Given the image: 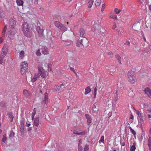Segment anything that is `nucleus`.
Here are the masks:
<instances>
[{
    "label": "nucleus",
    "instance_id": "nucleus-1",
    "mask_svg": "<svg viewBox=\"0 0 151 151\" xmlns=\"http://www.w3.org/2000/svg\"><path fill=\"white\" fill-rule=\"evenodd\" d=\"M38 73L35 74L31 81L32 82H35L37 79L40 76L42 78H44L46 76V73L45 70L43 68L42 64H40L38 65Z\"/></svg>",
    "mask_w": 151,
    "mask_h": 151
},
{
    "label": "nucleus",
    "instance_id": "nucleus-2",
    "mask_svg": "<svg viewBox=\"0 0 151 151\" xmlns=\"http://www.w3.org/2000/svg\"><path fill=\"white\" fill-rule=\"evenodd\" d=\"M22 29L24 34L27 37H30L31 32L29 29V24L26 22L23 23L22 25Z\"/></svg>",
    "mask_w": 151,
    "mask_h": 151
},
{
    "label": "nucleus",
    "instance_id": "nucleus-3",
    "mask_svg": "<svg viewBox=\"0 0 151 151\" xmlns=\"http://www.w3.org/2000/svg\"><path fill=\"white\" fill-rule=\"evenodd\" d=\"M88 41L85 37H83L80 40H79L76 42V45L77 47H86L88 45Z\"/></svg>",
    "mask_w": 151,
    "mask_h": 151
},
{
    "label": "nucleus",
    "instance_id": "nucleus-4",
    "mask_svg": "<svg viewBox=\"0 0 151 151\" xmlns=\"http://www.w3.org/2000/svg\"><path fill=\"white\" fill-rule=\"evenodd\" d=\"M16 24V22L13 19H11L10 20L9 27L10 29L11 32L9 31V34L13 35L16 32V30L14 28Z\"/></svg>",
    "mask_w": 151,
    "mask_h": 151
},
{
    "label": "nucleus",
    "instance_id": "nucleus-5",
    "mask_svg": "<svg viewBox=\"0 0 151 151\" xmlns=\"http://www.w3.org/2000/svg\"><path fill=\"white\" fill-rule=\"evenodd\" d=\"M127 76L129 81L131 83H134L136 81V77L134 75L133 73L132 70H130L128 72Z\"/></svg>",
    "mask_w": 151,
    "mask_h": 151
},
{
    "label": "nucleus",
    "instance_id": "nucleus-6",
    "mask_svg": "<svg viewBox=\"0 0 151 151\" xmlns=\"http://www.w3.org/2000/svg\"><path fill=\"white\" fill-rule=\"evenodd\" d=\"M54 24L56 27L58 28L61 31H65L67 29V28L63 24H61L59 21H55L54 22Z\"/></svg>",
    "mask_w": 151,
    "mask_h": 151
},
{
    "label": "nucleus",
    "instance_id": "nucleus-7",
    "mask_svg": "<svg viewBox=\"0 0 151 151\" xmlns=\"http://www.w3.org/2000/svg\"><path fill=\"white\" fill-rule=\"evenodd\" d=\"M8 51V46L5 45L3 47L2 49L1 55L3 58H4L6 55Z\"/></svg>",
    "mask_w": 151,
    "mask_h": 151
},
{
    "label": "nucleus",
    "instance_id": "nucleus-8",
    "mask_svg": "<svg viewBox=\"0 0 151 151\" xmlns=\"http://www.w3.org/2000/svg\"><path fill=\"white\" fill-rule=\"evenodd\" d=\"M140 23L139 22L134 24L132 26V29L135 31H137L140 29Z\"/></svg>",
    "mask_w": 151,
    "mask_h": 151
},
{
    "label": "nucleus",
    "instance_id": "nucleus-9",
    "mask_svg": "<svg viewBox=\"0 0 151 151\" xmlns=\"http://www.w3.org/2000/svg\"><path fill=\"white\" fill-rule=\"evenodd\" d=\"M36 30L40 36H42L43 34V30L40 27H37L36 28Z\"/></svg>",
    "mask_w": 151,
    "mask_h": 151
},
{
    "label": "nucleus",
    "instance_id": "nucleus-10",
    "mask_svg": "<svg viewBox=\"0 0 151 151\" xmlns=\"http://www.w3.org/2000/svg\"><path fill=\"white\" fill-rule=\"evenodd\" d=\"M99 111L98 108L96 107L95 104H93L92 109V112L93 114H97Z\"/></svg>",
    "mask_w": 151,
    "mask_h": 151
},
{
    "label": "nucleus",
    "instance_id": "nucleus-11",
    "mask_svg": "<svg viewBox=\"0 0 151 151\" xmlns=\"http://www.w3.org/2000/svg\"><path fill=\"white\" fill-rule=\"evenodd\" d=\"M86 117L87 119V123L88 125H89L91 122L92 119L90 116L88 114H86Z\"/></svg>",
    "mask_w": 151,
    "mask_h": 151
},
{
    "label": "nucleus",
    "instance_id": "nucleus-12",
    "mask_svg": "<svg viewBox=\"0 0 151 151\" xmlns=\"http://www.w3.org/2000/svg\"><path fill=\"white\" fill-rule=\"evenodd\" d=\"M144 91L149 97L151 98V90L149 88H145Z\"/></svg>",
    "mask_w": 151,
    "mask_h": 151
},
{
    "label": "nucleus",
    "instance_id": "nucleus-13",
    "mask_svg": "<svg viewBox=\"0 0 151 151\" xmlns=\"http://www.w3.org/2000/svg\"><path fill=\"white\" fill-rule=\"evenodd\" d=\"M20 68H23L25 69H27L28 67L27 62L24 61L22 62L20 65Z\"/></svg>",
    "mask_w": 151,
    "mask_h": 151
},
{
    "label": "nucleus",
    "instance_id": "nucleus-14",
    "mask_svg": "<svg viewBox=\"0 0 151 151\" xmlns=\"http://www.w3.org/2000/svg\"><path fill=\"white\" fill-rule=\"evenodd\" d=\"M23 93L24 96L26 98H28L29 96L30 95V92L26 89H24L23 91Z\"/></svg>",
    "mask_w": 151,
    "mask_h": 151
},
{
    "label": "nucleus",
    "instance_id": "nucleus-15",
    "mask_svg": "<svg viewBox=\"0 0 151 151\" xmlns=\"http://www.w3.org/2000/svg\"><path fill=\"white\" fill-rule=\"evenodd\" d=\"M42 52L44 55L48 54L49 53L48 48L46 47H44L42 49Z\"/></svg>",
    "mask_w": 151,
    "mask_h": 151
},
{
    "label": "nucleus",
    "instance_id": "nucleus-16",
    "mask_svg": "<svg viewBox=\"0 0 151 151\" xmlns=\"http://www.w3.org/2000/svg\"><path fill=\"white\" fill-rule=\"evenodd\" d=\"M147 145L149 151H151V137H150L148 139Z\"/></svg>",
    "mask_w": 151,
    "mask_h": 151
},
{
    "label": "nucleus",
    "instance_id": "nucleus-17",
    "mask_svg": "<svg viewBox=\"0 0 151 151\" xmlns=\"http://www.w3.org/2000/svg\"><path fill=\"white\" fill-rule=\"evenodd\" d=\"M62 85V84L61 85V86L60 85H56L54 86L53 88L54 91H59Z\"/></svg>",
    "mask_w": 151,
    "mask_h": 151
},
{
    "label": "nucleus",
    "instance_id": "nucleus-18",
    "mask_svg": "<svg viewBox=\"0 0 151 151\" xmlns=\"http://www.w3.org/2000/svg\"><path fill=\"white\" fill-rule=\"evenodd\" d=\"M39 118L37 117L35 118L34 122V124L36 127H38L39 125Z\"/></svg>",
    "mask_w": 151,
    "mask_h": 151
},
{
    "label": "nucleus",
    "instance_id": "nucleus-19",
    "mask_svg": "<svg viewBox=\"0 0 151 151\" xmlns=\"http://www.w3.org/2000/svg\"><path fill=\"white\" fill-rule=\"evenodd\" d=\"M44 101L46 104L47 103L49 102L48 94L45 93L44 94Z\"/></svg>",
    "mask_w": 151,
    "mask_h": 151
},
{
    "label": "nucleus",
    "instance_id": "nucleus-20",
    "mask_svg": "<svg viewBox=\"0 0 151 151\" xmlns=\"http://www.w3.org/2000/svg\"><path fill=\"white\" fill-rule=\"evenodd\" d=\"M24 51L22 50L19 52V58L21 59H23L24 56Z\"/></svg>",
    "mask_w": 151,
    "mask_h": 151
},
{
    "label": "nucleus",
    "instance_id": "nucleus-21",
    "mask_svg": "<svg viewBox=\"0 0 151 151\" xmlns=\"http://www.w3.org/2000/svg\"><path fill=\"white\" fill-rule=\"evenodd\" d=\"M85 95H87V94H88L91 91V89L90 87L88 86L86 88H85Z\"/></svg>",
    "mask_w": 151,
    "mask_h": 151
},
{
    "label": "nucleus",
    "instance_id": "nucleus-22",
    "mask_svg": "<svg viewBox=\"0 0 151 151\" xmlns=\"http://www.w3.org/2000/svg\"><path fill=\"white\" fill-rule=\"evenodd\" d=\"M94 2V0H89L88 3V6L89 8L91 7L93 3Z\"/></svg>",
    "mask_w": 151,
    "mask_h": 151
},
{
    "label": "nucleus",
    "instance_id": "nucleus-23",
    "mask_svg": "<svg viewBox=\"0 0 151 151\" xmlns=\"http://www.w3.org/2000/svg\"><path fill=\"white\" fill-rule=\"evenodd\" d=\"M115 57L117 59L119 62L120 63V64H122L121 61V58L120 55L118 54H116L115 55Z\"/></svg>",
    "mask_w": 151,
    "mask_h": 151
},
{
    "label": "nucleus",
    "instance_id": "nucleus-24",
    "mask_svg": "<svg viewBox=\"0 0 151 151\" xmlns=\"http://www.w3.org/2000/svg\"><path fill=\"white\" fill-rule=\"evenodd\" d=\"M21 68V72L22 75H24L27 72V69H25L23 68Z\"/></svg>",
    "mask_w": 151,
    "mask_h": 151
},
{
    "label": "nucleus",
    "instance_id": "nucleus-25",
    "mask_svg": "<svg viewBox=\"0 0 151 151\" xmlns=\"http://www.w3.org/2000/svg\"><path fill=\"white\" fill-rule=\"evenodd\" d=\"M16 2L18 6H22L23 4V1L22 0H17Z\"/></svg>",
    "mask_w": 151,
    "mask_h": 151
},
{
    "label": "nucleus",
    "instance_id": "nucleus-26",
    "mask_svg": "<svg viewBox=\"0 0 151 151\" xmlns=\"http://www.w3.org/2000/svg\"><path fill=\"white\" fill-rule=\"evenodd\" d=\"M138 116L139 117V118H138V119H139V122H143V115L142 114V113L138 115Z\"/></svg>",
    "mask_w": 151,
    "mask_h": 151
},
{
    "label": "nucleus",
    "instance_id": "nucleus-27",
    "mask_svg": "<svg viewBox=\"0 0 151 151\" xmlns=\"http://www.w3.org/2000/svg\"><path fill=\"white\" fill-rule=\"evenodd\" d=\"M6 135V134H4L3 135V138L2 141L3 143H1V145L2 146H3L4 145V144L5 142L6 139V138L5 137Z\"/></svg>",
    "mask_w": 151,
    "mask_h": 151
},
{
    "label": "nucleus",
    "instance_id": "nucleus-28",
    "mask_svg": "<svg viewBox=\"0 0 151 151\" xmlns=\"http://www.w3.org/2000/svg\"><path fill=\"white\" fill-rule=\"evenodd\" d=\"M129 128L131 132L134 135V136H135L136 134V132L131 127H129Z\"/></svg>",
    "mask_w": 151,
    "mask_h": 151
},
{
    "label": "nucleus",
    "instance_id": "nucleus-29",
    "mask_svg": "<svg viewBox=\"0 0 151 151\" xmlns=\"http://www.w3.org/2000/svg\"><path fill=\"white\" fill-rule=\"evenodd\" d=\"M101 2V0H96L95 4L96 6H99L100 5Z\"/></svg>",
    "mask_w": 151,
    "mask_h": 151
},
{
    "label": "nucleus",
    "instance_id": "nucleus-30",
    "mask_svg": "<svg viewBox=\"0 0 151 151\" xmlns=\"http://www.w3.org/2000/svg\"><path fill=\"white\" fill-rule=\"evenodd\" d=\"M80 37H83L85 33L84 30L83 29H81L80 30Z\"/></svg>",
    "mask_w": 151,
    "mask_h": 151
},
{
    "label": "nucleus",
    "instance_id": "nucleus-31",
    "mask_svg": "<svg viewBox=\"0 0 151 151\" xmlns=\"http://www.w3.org/2000/svg\"><path fill=\"white\" fill-rule=\"evenodd\" d=\"M73 133L75 134L79 135H80V134L83 135L85 133V132H81L79 133V132H77L76 131H74L73 132Z\"/></svg>",
    "mask_w": 151,
    "mask_h": 151
},
{
    "label": "nucleus",
    "instance_id": "nucleus-32",
    "mask_svg": "<svg viewBox=\"0 0 151 151\" xmlns=\"http://www.w3.org/2000/svg\"><path fill=\"white\" fill-rule=\"evenodd\" d=\"M83 149L84 151H88L89 149V145L87 144L86 145Z\"/></svg>",
    "mask_w": 151,
    "mask_h": 151
},
{
    "label": "nucleus",
    "instance_id": "nucleus-33",
    "mask_svg": "<svg viewBox=\"0 0 151 151\" xmlns=\"http://www.w3.org/2000/svg\"><path fill=\"white\" fill-rule=\"evenodd\" d=\"M4 15V13L3 12V10L1 7H0V17H3Z\"/></svg>",
    "mask_w": 151,
    "mask_h": 151
},
{
    "label": "nucleus",
    "instance_id": "nucleus-34",
    "mask_svg": "<svg viewBox=\"0 0 151 151\" xmlns=\"http://www.w3.org/2000/svg\"><path fill=\"white\" fill-rule=\"evenodd\" d=\"M110 17L111 18L113 19H117V17L116 15H115L113 14H110Z\"/></svg>",
    "mask_w": 151,
    "mask_h": 151
},
{
    "label": "nucleus",
    "instance_id": "nucleus-35",
    "mask_svg": "<svg viewBox=\"0 0 151 151\" xmlns=\"http://www.w3.org/2000/svg\"><path fill=\"white\" fill-rule=\"evenodd\" d=\"M8 115L9 118L11 119V121H12V120L14 118V117L12 115V113L11 112H9L8 113Z\"/></svg>",
    "mask_w": 151,
    "mask_h": 151
},
{
    "label": "nucleus",
    "instance_id": "nucleus-36",
    "mask_svg": "<svg viewBox=\"0 0 151 151\" xmlns=\"http://www.w3.org/2000/svg\"><path fill=\"white\" fill-rule=\"evenodd\" d=\"M36 55L37 56H40L41 55V53L40 52V49H38V50L36 51Z\"/></svg>",
    "mask_w": 151,
    "mask_h": 151
},
{
    "label": "nucleus",
    "instance_id": "nucleus-37",
    "mask_svg": "<svg viewBox=\"0 0 151 151\" xmlns=\"http://www.w3.org/2000/svg\"><path fill=\"white\" fill-rule=\"evenodd\" d=\"M104 136H102L101 137L99 141L100 144H101V142L104 143Z\"/></svg>",
    "mask_w": 151,
    "mask_h": 151
},
{
    "label": "nucleus",
    "instance_id": "nucleus-38",
    "mask_svg": "<svg viewBox=\"0 0 151 151\" xmlns=\"http://www.w3.org/2000/svg\"><path fill=\"white\" fill-rule=\"evenodd\" d=\"M121 11V10H119L118 9H117V8H115L114 9V12H115L118 14H119Z\"/></svg>",
    "mask_w": 151,
    "mask_h": 151
},
{
    "label": "nucleus",
    "instance_id": "nucleus-39",
    "mask_svg": "<svg viewBox=\"0 0 151 151\" xmlns=\"http://www.w3.org/2000/svg\"><path fill=\"white\" fill-rule=\"evenodd\" d=\"M136 149V147L134 145H133L131 147L130 150L131 151H134Z\"/></svg>",
    "mask_w": 151,
    "mask_h": 151
},
{
    "label": "nucleus",
    "instance_id": "nucleus-40",
    "mask_svg": "<svg viewBox=\"0 0 151 151\" xmlns=\"http://www.w3.org/2000/svg\"><path fill=\"white\" fill-rule=\"evenodd\" d=\"M14 133L12 131H11L9 135V137H13L14 136Z\"/></svg>",
    "mask_w": 151,
    "mask_h": 151
},
{
    "label": "nucleus",
    "instance_id": "nucleus-41",
    "mask_svg": "<svg viewBox=\"0 0 151 151\" xmlns=\"http://www.w3.org/2000/svg\"><path fill=\"white\" fill-rule=\"evenodd\" d=\"M108 55L110 57L112 58L113 55V53L111 52H107Z\"/></svg>",
    "mask_w": 151,
    "mask_h": 151
},
{
    "label": "nucleus",
    "instance_id": "nucleus-42",
    "mask_svg": "<svg viewBox=\"0 0 151 151\" xmlns=\"http://www.w3.org/2000/svg\"><path fill=\"white\" fill-rule=\"evenodd\" d=\"M96 91H97V89H96V88H95L94 89V92H93V94H94V98H96V93H97Z\"/></svg>",
    "mask_w": 151,
    "mask_h": 151
},
{
    "label": "nucleus",
    "instance_id": "nucleus-43",
    "mask_svg": "<svg viewBox=\"0 0 151 151\" xmlns=\"http://www.w3.org/2000/svg\"><path fill=\"white\" fill-rule=\"evenodd\" d=\"M83 150V147L81 145H78V150L81 151Z\"/></svg>",
    "mask_w": 151,
    "mask_h": 151
},
{
    "label": "nucleus",
    "instance_id": "nucleus-44",
    "mask_svg": "<svg viewBox=\"0 0 151 151\" xmlns=\"http://www.w3.org/2000/svg\"><path fill=\"white\" fill-rule=\"evenodd\" d=\"M105 8V4H104L102 5V8L101 9V11L102 12H103Z\"/></svg>",
    "mask_w": 151,
    "mask_h": 151
},
{
    "label": "nucleus",
    "instance_id": "nucleus-45",
    "mask_svg": "<svg viewBox=\"0 0 151 151\" xmlns=\"http://www.w3.org/2000/svg\"><path fill=\"white\" fill-rule=\"evenodd\" d=\"M82 144V141L81 139H80L79 141H78V145H81V144Z\"/></svg>",
    "mask_w": 151,
    "mask_h": 151
},
{
    "label": "nucleus",
    "instance_id": "nucleus-46",
    "mask_svg": "<svg viewBox=\"0 0 151 151\" xmlns=\"http://www.w3.org/2000/svg\"><path fill=\"white\" fill-rule=\"evenodd\" d=\"M148 106V105L147 104L145 103L143 104V106L144 108H147Z\"/></svg>",
    "mask_w": 151,
    "mask_h": 151
},
{
    "label": "nucleus",
    "instance_id": "nucleus-47",
    "mask_svg": "<svg viewBox=\"0 0 151 151\" xmlns=\"http://www.w3.org/2000/svg\"><path fill=\"white\" fill-rule=\"evenodd\" d=\"M134 110L136 112V114L137 115H138H138H139V114H141V113H140V112L139 111H137V110H136L134 108Z\"/></svg>",
    "mask_w": 151,
    "mask_h": 151
},
{
    "label": "nucleus",
    "instance_id": "nucleus-48",
    "mask_svg": "<svg viewBox=\"0 0 151 151\" xmlns=\"http://www.w3.org/2000/svg\"><path fill=\"white\" fill-rule=\"evenodd\" d=\"M70 70H71V71L73 72L74 73H76V71L74 69V68H72V67H70Z\"/></svg>",
    "mask_w": 151,
    "mask_h": 151
},
{
    "label": "nucleus",
    "instance_id": "nucleus-49",
    "mask_svg": "<svg viewBox=\"0 0 151 151\" xmlns=\"http://www.w3.org/2000/svg\"><path fill=\"white\" fill-rule=\"evenodd\" d=\"M130 42L129 41H127L125 43V45H130Z\"/></svg>",
    "mask_w": 151,
    "mask_h": 151
},
{
    "label": "nucleus",
    "instance_id": "nucleus-50",
    "mask_svg": "<svg viewBox=\"0 0 151 151\" xmlns=\"http://www.w3.org/2000/svg\"><path fill=\"white\" fill-rule=\"evenodd\" d=\"M3 41V40L2 37H0V44H1Z\"/></svg>",
    "mask_w": 151,
    "mask_h": 151
},
{
    "label": "nucleus",
    "instance_id": "nucleus-51",
    "mask_svg": "<svg viewBox=\"0 0 151 151\" xmlns=\"http://www.w3.org/2000/svg\"><path fill=\"white\" fill-rule=\"evenodd\" d=\"M5 31H3L2 33V35L3 36H4L5 34Z\"/></svg>",
    "mask_w": 151,
    "mask_h": 151
},
{
    "label": "nucleus",
    "instance_id": "nucleus-52",
    "mask_svg": "<svg viewBox=\"0 0 151 151\" xmlns=\"http://www.w3.org/2000/svg\"><path fill=\"white\" fill-rule=\"evenodd\" d=\"M116 27V24L115 23L114 24L113 26L112 27V29H114Z\"/></svg>",
    "mask_w": 151,
    "mask_h": 151
},
{
    "label": "nucleus",
    "instance_id": "nucleus-53",
    "mask_svg": "<svg viewBox=\"0 0 151 151\" xmlns=\"http://www.w3.org/2000/svg\"><path fill=\"white\" fill-rule=\"evenodd\" d=\"M45 85L43 83H41L40 84V86H43V87L44 88L45 87Z\"/></svg>",
    "mask_w": 151,
    "mask_h": 151
},
{
    "label": "nucleus",
    "instance_id": "nucleus-54",
    "mask_svg": "<svg viewBox=\"0 0 151 151\" xmlns=\"http://www.w3.org/2000/svg\"><path fill=\"white\" fill-rule=\"evenodd\" d=\"M30 124L29 123H26V126L27 127H29L30 126Z\"/></svg>",
    "mask_w": 151,
    "mask_h": 151
},
{
    "label": "nucleus",
    "instance_id": "nucleus-55",
    "mask_svg": "<svg viewBox=\"0 0 151 151\" xmlns=\"http://www.w3.org/2000/svg\"><path fill=\"white\" fill-rule=\"evenodd\" d=\"M38 0H35L34 3L35 4H38Z\"/></svg>",
    "mask_w": 151,
    "mask_h": 151
},
{
    "label": "nucleus",
    "instance_id": "nucleus-56",
    "mask_svg": "<svg viewBox=\"0 0 151 151\" xmlns=\"http://www.w3.org/2000/svg\"><path fill=\"white\" fill-rule=\"evenodd\" d=\"M133 118H134V116H133L132 115V114H131V116H130V119H133Z\"/></svg>",
    "mask_w": 151,
    "mask_h": 151
},
{
    "label": "nucleus",
    "instance_id": "nucleus-57",
    "mask_svg": "<svg viewBox=\"0 0 151 151\" xmlns=\"http://www.w3.org/2000/svg\"><path fill=\"white\" fill-rule=\"evenodd\" d=\"M6 29H7V27L6 26H5L4 28L3 31H6Z\"/></svg>",
    "mask_w": 151,
    "mask_h": 151
},
{
    "label": "nucleus",
    "instance_id": "nucleus-58",
    "mask_svg": "<svg viewBox=\"0 0 151 151\" xmlns=\"http://www.w3.org/2000/svg\"><path fill=\"white\" fill-rule=\"evenodd\" d=\"M147 111L151 114V108L147 110Z\"/></svg>",
    "mask_w": 151,
    "mask_h": 151
},
{
    "label": "nucleus",
    "instance_id": "nucleus-59",
    "mask_svg": "<svg viewBox=\"0 0 151 151\" xmlns=\"http://www.w3.org/2000/svg\"><path fill=\"white\" fill-rule=\"evenodd\" d=\"M36 113V112H35L32 113V115L34 116L35 115Z\"/></svg>",
    "mask_w": 151,
    "mask_h": 151
},
{
    "label": "nucleus",
    "instance_id": "nucleus-60",
    "mask_svg": "<svg viewBox=\"0 0 151 151\" xmlns=\"http://www.w3.org/2000/svg\"><path fill=\"white\" fill-rule=\"evenodd\" d=\"M147 116L149 119L151 117V116L150 115V114H148L147 115Z\"/></svg>",
    "mask_w": 151,
    "mask_h": 151
},
{
    "label": "nucleus",
    "instance_id": "nucleus-61",
    "mask_svg": "<svg viewBox=\"0 0 151 151\" xmlns=\"http://www.w3.org/2000/svg\"><path fill=\"white\" fill-rule=\"evenodd\" d=\"M149 9L151 11V5H150L149 6Z\"/></svg>",
    "mask_w": 151,
    "mask_h": 151
},
{
    "label": "nucleus",
    "instance_id": "nucleus-62",
    "mask_svg": "<svg viewBox=\"0 0 151 151\" xmlns=\"http://www.w3.org/2000/svg\"><path fill=\"white\" fill-rule=\"evenodd\" d=\"M32 120H33L34 119V116L32 115Z\"/></svg>",
    "mask_w": 151,
    "mask_h": 151
},
{
    "label": "nucleus",
    "instance_id": "nucleus-63",
    "mask_svg": "<svg viewBox=\"0 0 151 151\" xmlns=\"http://www.w3.org/2000/svg\"><path fill=\"white\" fill-rule=\"evenodd\" d=\"M143 39H144V41L146 42V40L145 38V37H144L143 38Z\"/></svg>",
    "mask_w": 151,
    "mask_h": 151
},
{
    "label": "nucleus",
    "instance_id": "nucleus-64",
    "mask_svg": "<svg viewBox=\"0 0 151 151\" xmlns=\"http://www.w3.org/2000/svg\"><path fill=\"white\" fill-rule=\"evenodd\" d=\"M147 25L149 26L148 23L147 22L146 23V26H147Z\"/></svg>",
    "mask_w": 151,
    "mask_h": 151
}]
</instances>
